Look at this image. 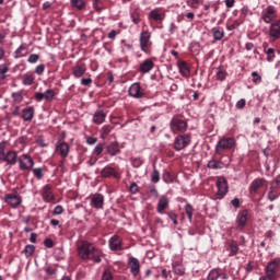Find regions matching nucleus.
I'll return each mask as SVG.
<instances>
[{
    "mask_svg": "<svg viewBox=\"0 0 280 280\" xmlns=\"http://www.w3.org/2000/svg\"><path fill=\"white\" fill-rule=\"evenodd\" d=\"M77 253L80 259H83L84 261L91 259L94 264L102 262V252L88 241H81L78 244Z\"/></svg>",
    "mask_w": 280,
    "mask_h": 280,
    "instance_id": "f257e3e1",
    "label": "nucleus"
},
{
    "mask_svg": "<svg viewBox=\"0 0 280 280\" xmlns=\"http://www.w3.org/2000/svg\"><path fill=\"white\" fill-rule=\"evenodd\" d=\"M235 148V138H221L214 149L215 154L222 155L224 152H229V150H233Z\"/></svg>",
    "mask_w": 280,
    "mask_h": 280,
    "instance_id": "f03ea898",
    "label": "nucleus"
},
{
    "mask_svg": "<svg viewBox=\"0 0 280 280\" xmlns=\"http://www.w3.org/2000/svg\"><path fill=\"white\" fill-rule=\"evenodd\" d=\"M280 258H275L265 267V275L268 280L279 279Z\"/></svg>",
    "mask_w": 280,
    "mask_h": 280,
    "instance_id": "7ed1b4c3",
    "label": "nucleus"
},
{
    "mask_svg": "<svg viewBox=\"0 0 280 280\" xmlns=\"http://www.w3.org/2000/svg\"><path fill=\"white\" fill-rule=\"evenodd\" d=\"M170 128L174 135H185V132H187L188 125L186 120L178 117H173L170 122Z\"/></svg>",
    "mask_w": 280,
    "mask_h": 280,
    "instance_id": "20e7f679",
    "label": "nucleus"
},
{
    "mask_svg": "<svg viewBox=\"0 0 280 280\" xmlns=\"http://www.w3.org/2000/svg\"><path fill=\"white\" fill-rule=\"evenodd\" d=\"M191 143V133L178 135L175 137L173 148L176 152H180V150H185Z\"/></svg>",
    "mask_w": 280,
    "mask_h": 280,
    "instance_id": "39448f33",
    "label": "nucleus"
},
{
    "mask_svg": "<svg viewBox=\"0 0 280 280\" xmlns=\"http://www.w3.org/2000/svg\"><path fill=\"white\" fill-rule=\"evenodd\" d=\"M19 161V168L22 172H30L34 167V159L30 156V154H22L18 159Z\"/></svg>",
    "mask_w": 280,
    "mask_h": 280,
    "instance_id": "423d86ee",
    "label": "nucleus"
},
{
    "mask_svg": "<svg viewBox=\"0 0 280 280\" xmlns=\"http://www.w3.org/2000/svg\"><path fill=\"white\" fill-rule=\"evenodd\" d=\"M280 38V20L271 22L268 31L269 43H276Z\"/></svg>",
    "mask_w": 280,
    "mask_h": 280,
    "instance_id": "0eeeda50",
    "label": "nucleus"
},
{
    "mask_svg": "<svg viewBox=\"0 0 280 280\" xmlns=\"http://www.w3.org/2000/svg\"><path fill=\"white\" fill-rule=\"evenodd\" d=\"M4 202L9 205L11 209H19L23 202V198L15 194H7Z\"/></svg>",
    "mask_w": 280,
    "mask_h": 280,
    "instance_id": "6e6552de",
    "label": "nucleus"
},
{
    "mask_svg": "<svg viewBox=\"0 0 280 280\" xmlns=\"http://www.w3.org/2000/svg\"><path fill=\"white\" fill-rule=\"evenodd\" d=\"M217 187H218L217 197L219 200H222V198H224V196L229 194V183L226 182V179L220 177L217 180Z\"/></svg>",
    "mask_w": 280,
    "mask_h": 280,
    "instance_id": "1a4fd4ad",
    "label": "nucleus"
},
{
    "mask_svg": "<svg viewBox=\"0 0 280 280\" xmlns=\"http://www.w3.org/2000/svg\"><path fill=\"white\" fill-rule=\"evenodd\" d=\"M261 19L264 23H272L275 19H277V10H275V7L268 5L262 11Z\"/></svg>",
    "mask_w": 280,
    "mask_h": 280,
    "instance_id": "9d476101",
    "label": "nucleus"
},
{
    "mask_svg": "<svg viewBox=\"0 0 280 280\" xmlns=\"http://www.w3.org/2000/svg\"><path fill=\"white\" fill-rule=\"evenodd\" d=\"M70 150L71 149L69 147V143L62 142V141L57 142L56 148H55L56 154H59V156H61V159H67V156H69Z\"/></svg>",
    "mask_w": 280,
    "mask_h": 280,
    "instance_id": "9b49d317",
    "label": "nucleus"
},
{
    "mask_svg": "<svg viewBox=\"0 0 280 280\" xmlns=\"http://www.w3.org/2000/svg\"><path fill=\"white\" fill-rule=\"evenodd\" d=\"M150 38H152V34L149 31H143L140 34V48H141V51H143L144 54H148Z\"/></svg>",
    "mask_w": 280,
    "mask_h": 280,
    "instance_id": "f8f14e48",
    "label": "nucleus"
},
{
    "mask_svg": "<svg viewBox=\"0 0 280 280\" xmlns=\"http://www.w3.org/2000/svg\"><path fill=\"white\" fill-rule=\"evenodd\" d=\"M0 161L7 163V165H16V162L19 161V154L16 151L9 150Z\"/></svg>",
    "mask_w": 280,
    "mask_h": 280,
    "instance_id": "ddd939ff",
    "label": "nucleus"
},
{
    "mask_svg": "<svg viewBox=\"0 0 280 280\" xmlns=\"http://www.w3.org/2000/svg\"><path fill=\"white\" fill-rule=\"evenodd\" d=\"M128 266L133 277H137L139 272H141V264L139 262V259H137L136 257H129Z\"/></svg>",
    "mask_w": 280,
    "mask_h": 280,
    "instance_id": "4468645a",
    "label": "nucleus"
},
{
    "mask_svg": "<svg viewBox=\"0 0 280 280\" xmlns=\"http://www.w3.org/2000/svg\"><path fill=\"white\" fill-rule=\"evenodd\" d=\"M128 93L130 97H135L136 100H141V97L144 95L143 90H141V84L139 83H132L128 90Z\"/></svg>",
    "mask_w": 280,
    "mask_h": 280,
    "instance_id": "2eb2a0df",
    "label": "nucleus"
},
{
    "mask_svg": "<svg viewBox=\"0 0 280 280\" xmlns=\"http://www.w3.org/2000/svg\"><path fill=\"white\" fill-rule=\"evenodd\" d=\"M278 187H279V180L271 182V187L268 192V200H270V202H275V200L279 198L280 190Z\"/></svg>",
    "mask_w": 280,
    "mask_h": 280,
    "instance_id": "dca6fc26",
    "label": "nucleus"
},
{
    "mask_svg": "<svg viewBox=\"0 0 280 280\" xmlns=\"http://www.w3.org/2000/svg\"><path fill=\"white\" fill-rule=\"evenodd\" d=\"M170 208V199L167 196H161L158 206H156V212L160 213V215H163L165 211Z\"/></svg>",
    "mask_w": 280,
    "mask_h": 280,
    "instance_id": "f3484780",
    "label": "nucleus"
},
{
    "mask_svg": "<svg viewBox=\"0 0 280 280\" xmlns=\"http://www.w3.org/2000/svg\"><path fill=\"white\" fill-rule=\"evenodd\" d=\"M52 186L47 184L43 188L42 198L44 202H54L56 200V196L51 192Z\"/></svg>",
    "mask_w": 280,
    "mask_h": 280,
    "instance_id": "a211bd4d",
    "label": "nucleus"
},
{
    "mask_svg": "<svg viewBox=\"0 0 280 280\" xmlns=\"http://www.w3.org/2000/svg\"><path fill=\"white\" fill-rule=\"evenodd\" d=\"M91 207L94 209H104V195L94 194L91 196Z\"/></svg>",
    "mask_w": 280,
    "mask_h": 280,
    "instance_id": "6ab92c4d",
    "label": "nucleus"
},
{
    "mask_svg": "<svg viewBox=\"0 0 280 280\" xmlns=\"http://www.w3.org/2000/svg\"><path fill=\"white\" fill-rule=\"evenodd\" d=\"M101 176H103V178H121V175L110 166H105L101 171Z\"/></svg>",
    "mask_w": 280,
    "mask_h": 280,
    "instance_id": "aec40b11",
    "label": "nucleus"
},
{
    "mask_svg": "<svg viewBox=\"0 0 280 280\" xmlns=\"http://www.w3.org/2000/svg\"><path fill=\"white\" fill-rule=\"evenodd\" d=\"M265 183H266V179L264 178L254 179L249 186V194H252V196H255V194H257V191H259V189L264 187Z\"/></svg>",
    "mask_w": 280,
    "mask_h": 280,
    "instance_id": "412c9836",
    "label": "nucleus"
},
{
    "mask_svg": "<svg viewBox=\"0 0 280 280\" xmlns=\"http://www.w3.org/2000/svg\"><path fill=\"white\" fill-rule=\"evenodd\" d=\"M121 245V237L119 235H114L109 238L110 250H122L124 247Z\"/></svg>",
    "mask_w": 280,
    "mask_h": 280,
    "instance_id": "4be33fe9",
    "label": "nucleus"
},
{
    "mask_svg": "<svg viewBox=\"0 0 280 280\" xmlns=\"http://www.w3.org/2000/svg\"><path fill=\"white\" fill-rule=\"evenodd\" d=\"M154 69V61L152 59H145L142 63H140L138 71L140 73H150Z\"/></svg>",
    "mask_w": 280,
    "mask_h": 280,
    "instance_id": "5701e85b",
    "label": "nucleus"
},
{
    "mask_svg": "<svg viewBox=\"0 0 280 280\" xmlns=\"http://www.w3.org/2000/svg\"><path fill=\"white\" fill-rule=\"evenodd\" d=\"M106 152L109 156H117V154H121V149H119V142H110L106 145Z\"/></svg>",
    "mask_w": 280,
    "mask_h": 280,
    "instance_id": "b1692460",
    "label": "nucleus"
},
{
    "mask_svg": "<svg viewBox=\"0 0 280 280\" xmlns=\"http://www.w3.org/2000/svg\"><path fill=\"white\" fill-rule=\"evenodd\" d=\"M248 222V211L243 210L238 213L236 218V223L238 229H244L246 226V223Z\"/></svg>",
    "mask_w": 280,
    "mask_h": 280,
    "instance_id": "393cba45",
    "label": "nucleus"
},
{
    "mask_svg": "<svg viewBox=\"0 0 280 280\" xmlns=\"http://www.w3.org/2000/svg\"><path fill=\"white\" fill-rule=\"evenodd\" d=\"M104 121H106V114L103 109H97L93 115V124L101 126V124H104Z\"/></svg>",
    "mask_w": 280,
    "mask_h": 280,
    "instance_id": "a878e982",
    "label": "nucleus"
},
{
    "mask_svg": "<svg viewBox=\"0 0 280 280\" xmlns=\"http://www.w3.org/2000/svg\"><path fill=\"white\" fill-rule=\"evenodd\" d=\"M35 109L32 106H28L22 110V119L23 121H32L34 119Z\"/></svg>",
    "mask_w": 280,
    "mask_h": 280,
    "instance_id": "bb28decb",
    "label": "nucleus"
},
{
    "mask_svg": "<svg viewBox=\"0 0 280 280\" xmlns=\"http://www.w3.org/2000/svg\"><path fill=\"white\" fill-rule=\"evenodd\" d=\"M178 69L183 78H189V75L191 74V70H189V66L186 63V61H179Z\"/></svg>",
    "mask_w": 280,
    "mask_h": 280,
    "instance_id": "cd10ccee",
    "label": "nucleus"
},
{
    "mask_svg": "<svg viewBox=\"0 0 280 280\" xmlns=\"http://www.w3.org/2000/svg\"><path fill=\"white\" fill-rule=\"evenodd\" d=\"M86 73V68L84 66L77 65L72 68V75L74 78H82Z\"/></svg>",
    "mask_w": 280,
    "mask_h": 280,
    "instance_id": "c85d7f7f",
    "label": "nucleus"
},
{
    "mask_svg": "<svg viewBox=\"0 0 280 280\" xmlns=\"http://www.w3.org/2000/svg\"><path fill=\"white\" fill-rule=\"evenodd\" d=\"M214 40H222L224 38V30L215 26L211 30Z\"/></svg>",
    "mask_w": 280,
    "mask_h": 280,
    "instance_id": "c756f323",
    "label": "nucleus"
},
{
    "mask_svg": "<svg viewBox=\"0 0 280 280\" xmlns=\"http://www.w3.org/2000/svg\"><path fill=\"white\" fill-rule=\"evenodd\" d=\"M208 170H223L224 164L222 161L210 160L207 165Z\"/></svg>",
    "mask_w": 280,
    "mask_h": 280,
    "instance_id": "7c9ffc66",
    "label": "nucleus"
},
{
    "mask_svg": "<svg viewBox=\"0 0 280 280\" xmlns=\"http://www.w3.org/2000/svg\"><path fill=\"white\" fill-rule=\"evenodd\" d=\"M268 44H264V51L267 55V61L272 62L275 60V49L273 48H267Z\"/></svg>",
    "mask_w": 280,
    "mask_h": 280,
    "instance_id": "2f4dec72",
    "label": "nucleus"
},
{
    "mask_svg": "<svg viewBox=\"0 0 280 280\" xmlns=\"http://www.w3.org/2000/svg\"><path fill=\"white\" fill-rule=\"evenodd\" d=\"M172 266L174 275H177L178 277H183V275H185V268L180 264L174 262Z\"/></svg>",
    "mask_w": 280,
    "mask_h": 280,
    "instance_id": "473e14b6",
    "label": "nucleus"
},
{
    "mask_svg": "<svg viewBox=\"0 0 280 280\" xmlns=\"http://www.w3.org/2000/svg\"><path fill=\"white\" fill-rule=\"evenodd\" d=\"M25 51V52H23ZM23 56H27V45L22 44L16 50H15V58H23Z\"/></svg>",
    "mask_w": 280,
    "mask_h": 280,
    "instance_id": "72a5a7b5",
    "label": "nucleus"
},
{
    "mask_svg": "<svg viewBox=\"0 0 280 280\" xmlns=\"http://www.w3.org/2000/svg\"><path fill=\"white\" fill-rule=\"evenodd\" d=\"M22 84H24V86H32V84H34V75L30 73L24 74Z\"/></svg>",
    "mask_w": 280,
    "mask_h": 280,
    "instance_id": "f704fd0d",
    "label": "nucleus"
},
{
    "mask_svg": "<svg viewBox=\"0 0 280 280\" xmlns=\"http://www.w3.org/2000/svg\"><path fill=\"white\" fill-rule=\"evenodd\" d=\"M240 253V246L237 245L236 242L230 243V254L229 257H235Z\"/></svg>",
    "mask_w": 280,
    "mask_h": 280,
    "instance_id": "c9c22d12",
    "label": "nucleus"
},
{
    "mask_svg": "<svg viewBox=\"0 0 280 280\" xmlns=\"http://www.w3.org/2000/svg\"><path fill=\"white\" fill-rule=\"evenodd\" d=\"M130 18L132 20V23H135V25H139L141 23V14L139 13L138 10H135L130 13Z\"/></svg>",
    "mask_w": 280,
    "mask_h": 280,
    "instance_id": "e433bc0d",
    "label": "nucleus"
},
{
    "mask_svg": "<svg viewBox=\"0 0 280 280\" xmlns=\"http://www.w3.org/2000/svg\"><path fill=\"white\" fill-rule=\"evenodd\" d=\"M185 213H186L189 222H191V220L194 219V206H191V203H187L185 206Z\"/></svg>",
    "mask_w": 280,
    "mask_h": 280,
    "instance_id": "4c0bfd02",
    "label": "nucleus"
},
{
    "mask_svg": "<svg viewBox=\"0 0 280 280\" xmlns=\"http://www.w3.org/2000/svg\"><path fill=\"white\" fill-rule=\"evenodd\" d=\"M14 104H21V102H23V92L19 91V92H13L11 95Z\"/></svg>",
    "mask_w": 280,
    "mask_h": 280,
    "instance_id": "58836bf2",
    "label": "nucleus"
},
{
    "mask_svg": "<svg viewBox=\"0 0 280 280\" xmlns=\"http://www.w3.org/2000/svg\"><path fill=\"white\" fill-rule=\"evenodd\" d=\"M34 250H36V246L28 244L25 246L22 253L25 255V257H32V255H34Z\"/></svg>",
    "mask_w": 280,
    "mask_h": 280,
    "instance_id": "ea45409f",
    "label": "nucleus"
},
{
    "mask_svg": "<svg viewBox=\"0 0 280 280\" xmlns=\"http://www.w3.org/2000/svg\"><path fill=\"white\" fill-rule=\"evenodd\" d=\"M149 16L153 19V21H163V15L161 12H159V10L150 11Z\"/></svg>",
    "mask_w": 280,
    "mask_h": 280,
    "instance_id": "a19ab883",
    "label": "nucleus"
},
{
    "mask_svg": "<svg viewBox=\"0 0 280 280\" xmlns=\"http://www.w3.org/2000/svg\"><path fill=\"white\" fill-rule=\"evenodd\" d=\"M72 8H77V10H84V0H70Z\"/></svg>",
    "mask_w": 280,
    "mask_h": 280,
    "instance_id": "79ce46f5",
    "label": "nucleus"
},
{
    "mask_svg": "<svg viewBox=\"0 0 280 280\" xmlns=\"http://www.w3.org/2000/svg\"><path fill=\"white\" fill-rule=\"evenodd\" d=\"M151 180H152V183H159V180H161V173H159V170H156V166H153V172L151 174Z\"/></svg>",
    "mask_w": 280,
    "mask_h": 280,
    "instance_id": "37998d69",
    "label": "nucleus"
},
{
    "mask_svg": "<svg viewBox=\"0 0 280 280\" xmlns=\"http://www.w3.org/2000/svg\"><path fill=\"white\" fill-rule=\"evenodd\" d=\"M186 3L191 10H198L202 2L200 0H187Z\"/></svg>",
    "mask_w": 280,
    "mask_h": 280,
    "instance_id": "c03bdc74",
    "label": "nucleus"
},
{
    "mask_svg": "<svg viewBox=\"0 0 280 280\" xmlns=\"http://www.w3.org/2000/svg\"><path fill=\"white\" fill-rule=\"evenodd\" d=\"M55 96L56 93L51 89L46 90L44 93V100H46V102H51V100H54Z\"/></svg>",
    "mask_w": 280,
    "mask_h": 280,
    "instance_id": "a18cd8bd",
    "label": "nucleus"
},
{
    "mask_svg": "<svg viewBox=\"0 0 280 280\" xmlns=\"http://www.w3.org/2000/svg\"><path fill=\"white\" fill-rule=\"evenodd\" d=\"M220 279V271L218 269H212L208 275V280H218Z\"/></svg>",
    "mask_w": 280,
    "mask_h": 280,
    "instance_id": "49530a36",
    "label": "nucleus"
},
{
    "mask_svg": "<svg viewBox=\"0 0 280 280\" xmlns=\"http://www.w3.org/2000/svg\"><path fill=\"white\" fill-rule=\"evenodd\" d=\"M10 71V68H8V65L3 63L0 65V80H5V73Z\"/></svg>",
    "mask_w": 280,
    "mask_h": 280,
    "instance_id": "de8ad7c7",
    "label": "nucleus"
},
{
    "mask_svg": "<svg viewBox=\"0 0 280 280\" xmlns=\"http://www.w3.org/2000/svg\"><path fill=\"white\" fill-rule=\"evenodd\" d=\"M38 60H40V55L32 54L28 56L27 62H30V65H36V62H38Z\"/></svg>",
    "mask_w": 280,
    "mask_h": 280,
    "instance_id": "09e8293b",
    "label": "nucleus"
},
{
    "mask_svg": "<svg viewBox=\"0 0 280 280\" xmlns=\"http://www.w3.org/2000/svg\"><path fill=\"white\" fill-rule=\"evenodd\" d=\"M33 176H35V178H37V180L43 179V167H37V168H33Z\"/></svg>",
    "mask_w": 280,
    "mask_h": 280,
    "instance_id": "8fccbe9b",
    "label": "nucleus"
},
{
    "mask_svg": "<svg viewBox=\"0 0 280 280\" xmlns=\"http://www.w3.org/2000/svg\"><path fill=\"white\" fill-rule=\"evenodd\" d=\"M93 8L96 10V12H102V10H104L102 0H93Z\"/></svg>",
    "mask_w": 280,
    "mask_h": 280,
    "instance_id": "3c124183",
    "label": "nucleus"
},
{
    "mask_svg": "<svg viewBox=\"0 0 280 280\" xmlns=\"http://www.w3.org/2000/svg\"><path fill=\"white\" fill-rule=\"evenodd\" d=\"M102 152H104V143H98L94 150H93V154H95V156H100L102 154Z\"/></svg>",
    "mask_w": 280,
    "mask_h": 280,
    "instance_id": "603ef678",
    "label": "nucleus"
},
{
    "mask_svg": "<svg viewBox=\"0 0 280 280\" xmlns=\"http://www.w3.org/2000/svg\"><path fill=\"white\" fill-rule=\"evenodd\" d=\"M8 145L7 141L0 142V161L5 156V147Z\"/></svg>",
    "mask_w": 280,
    "mask_h": 280,
    "instance_id": "864d4df0",
    "label": "nucleus"
},
{
    "mask_svg": "<svg viewBox=\"0 0 280 280\" xmlns=\"http://www.w3.org/2000/svg\"><path fill=\"white\" fill-rule=\"evenodd\" d=\"M102 280H113V273L110 270L105 269L103 275H102Z\"/></svg>",
    "mask_w": 280,
    "mask_h": 280,
    "instance_id": "5fc2aeb1",
    "label": "nucleus"
},
{
    "mask_svg": "<svg viewBox=\"0 0 280 280\" xmlns=\"http://www.w3.org/2000/svg\"><path fill=\"white\" fill-rule=\"evenodd\" d=\"M252 78H253L254 84H259V82H261V75H259L257 71L252 72Z\"/></svg>",
    "mask_w": 280,
    "mask_h": 280,
    "instance_id": "6e6d98bb",
    "label": "nucleus"
},
{
    "mask_svg": "<svg viewBox=\"0 0 280 280\" xmlns=\"http://www.w3.org/2000/svg\"><path fill=\"white\" fill-rule=\"evenodd\" d=\"M130 194H138L139 192V185L137 183L132 182L129 187Z\"/></svg>",
    "mask_w": 280,
    "mask_h": 280,
    "instance_id": "4d7b16f0",
    "label": "nucleus"
},
{
    "mask_svg": "<svg viewBox=\"0 0 280 280\" xmlns=\"http://www.w3.org/2000/svg\"><path fill=\"white\" fill-rule=\"evenodd\" d=\"M143 165V160L141 158H136L132 160L133 167H141Z\"/></svg>",
    "mask_w": 280,
    "mask_h": 280,
    "instance_id": "13d9d810",
    "label": "nucleus"
},
{
    "mask_svg": "<svg viewBox=\"0 0 280 280\" xmlns=\"http://www.w3.org/2000/svg\"><path fill=\"white\" fill-rule=\"evenodd\" d=\"M82 86H91L93 84V79L91 78H83L81 79Z\"/></svg>",
    "mask_w": 280,
    "mask_h": 280,
    "instance_id": "bf43d9fd",
    "label": "nucleus"
},
{
    "mask_svg": "<svg viewBox=\"0 0 280 280\" xmlns=\"http://www.w3.org/2000/svg\"><path fill=\"white\" fill-rule=\"evenodd\" d=\"M7 36H8V33H5V30L0 27V45H3L5 43Z\"/></svg>",
    "mask_w": 280,
    "mask_h": 280,
    "instance_id": "052dcab7",
    "label": "nucleus"
},
{
    "mask_svg": "<svg viewBox=\"0 0 280 280\" xmlns=\"http://www.w3.org/2000/svg\"><path fill=\"white\" fill-rule=\"evenodd\" d=\"M35 73L37 75H43V73H45V65H39L35 68Z\"/></svg>",
    "mask_w": 280,
    "mask_h": 280,
    "instance_id": "680f3d73",
    "label": "nucleus"
},
{
    "mask_svg": "<svg viewBox=\"0 0 280 280\" xmlns=\"http://www.w3.org/2000/svg\"><path fill=\"white\" fill-rule=\"evenodd\" d=\"M168 218L172 220L173 224L176 226L178 224V215H176L174 212H168Z\"/></svg>",
    "mask_w": 280,
    "mask_h": 280,
    "instance_id": "e2e57ef3",
    "label": "nucleus"
},
{
    "mask_svg": "<svg viewBox=\"0 0 280 280\" xmlns=\"http://www.w3.org/2000/svg\"><path fill=\"white\" fill-rule=\"evenodd\" d=\"M246 106V100L241 98L238 102H236V108L238 110H242V108H244Z\"/></svg>",
    "mask_w": 280,
    "mask_h": 280,
    "instance_id": "0e129e2a",
    "label": "nucleus"
},
{
    "mask_svg": "<svg viewBox=\"0 0 280 280\" xmlns=\"http://www.w3.org/2000/svg\"><path fill=\"white\" fill-rule=\"evenodd\" d=\"M63 212H65V209L62 208V206H57V207L54 209V214H55V215H62Z\"/></svg>",
    "mask_w": 280,
    "mask_h": 280,
    "instance_id": "69168bd1",
    "label": "nucleus"
},
{
    "mask_svg": "<svg viewBox=\"0 0 280 280\" xmlns=\"http://www.w3.org/2000/svg\"><path fill=\"white\" fill-rule=\"evenodd\" d=\"M44 246H46V248H54V241L51 238L44 240Z\"/></svg>",
    "mask_w": 280,
    "mask_h": 280,
    "instance_id": "338daca9",
    "label": "nucleus"
},
{
    "mask_svg": "<svg viewBox=\"0 0 280 280\" xmlns=\"http://www.w3.org/2000/svg\"><path fill=\"white\" fill-rule=\"evenodd\" d=\"M86 143H88V145H95V143H97V138H95V137H88L86 138Z\"/></svg>",
    "mask_w": 280,
    "mask_h": 280,
    "instance_id": "774afa93",
    "label": "nucleus"
}]
</instances>
